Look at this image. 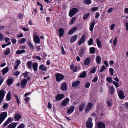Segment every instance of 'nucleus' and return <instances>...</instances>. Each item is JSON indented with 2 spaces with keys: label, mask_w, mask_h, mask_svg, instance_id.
Segmentation results:
<instances>
[{
  "label": "nucleus",
  "mask_w": 128,
  "mask_h": 128,
  "mask_svg": "<svg viewBox=\"0 0 128 128\" xmlns=\"http://www.w3.org/2000/svg\"><path fill=\"white\" fill-rule=\"evenodd\" d=\"M91 59L90 58H87L85 59L84 64V65H88L90 63Z\"/></svg>",
  "instance_id": "nucleus-19"
},
{
  "label": "nucleus",
  "mask_w": 128,
  "mask_h": 128,
  "mask_svg": "<svg viewBox=\"0 0 128 128\" xmlns=\"http://www.w3.org/2000/svg\"><path fill=\"white\" fill-rule=\"evenodd\" d=\"M26 51L24 50H18L16 52V54H22L24 53Z\"/></svg>",
  "instance_id": "nucleus-37"
},
{
  "label": "nucleus",
  "mask_w": 128,
  "mask_h": 128,
  "mask_svg": "<svg viewBox=\"0 0 128 128\" xmlns=\"http://www.w3.org/2000/svg\"><path fill=\"white\" fill-rule=\"evenodd\" d=\"M75 107L73 106H71L68 109L67 113L68 114H70L73 112L74 110Z\"/></svg>",
  "instance_id": "nucleus-6"
},
{
  "label": "nucleus",
  "mask_w": 128,
  "mask_h": 128,
  "mask_svg": "<svg viewBox=\"0 0 128 128\" xmlns=\"http://www.w3.org/2000/svg\"><path fill=\"white\" fill-rule=\"evenodd\" d=\"M33 38L34 42L35 43L38 44H40V38L37 35H36L34 36Z\"/></svg>",
  "instance_id": "nucleus-7"
},
{
  "label": "nucleus",
  "mask_w": 128,
  "mask_h": 128,
  "mask_svg": "<svg viewBox=\"0 0 128 128\" xmlns=\"http://www.w3.org/2000/svg\"><path fill=\"white\" fill-rule=\"evenodd\" d=\"M93 40L92 38H90V39L88 42V44L89 46H91L92 45L93 43Z\"/></svg>",
  "instance_id": "nucleus-40"
},
{
  "label": "nucleus",
  "mask_w": 128,
  "mask_h": 128,
  "mask_svg": "<svg viewBox=\"0 0 128 128\" xmlns=\"http://www.w3.org/2000/svg\"><path fill=\"white\" fill-rule=\"evenodd\" d=\"M95 24V22H92L90 25V29L91 32H92L93 31Z\"/></svg>",
  "instance_id": "nucleus-30"
},
{
  "label": "nucleus",
  "mask_w": 128,
  "mask_h": 128,
  "mask_svg": "<svg viewBox=\"0 0 128 128\" xmlns=\"http://www.w3.org/2000/svg\"><path fill=\"white\" fill-rule=\"evenodd\" d=\"M93 125L92 119L90 118L86 123V126L87 128H92Z\"/></svg>",
  "instance_id": "nucleus-3"
},
{
  "label": "nucleus",
  "mask_w": 128,
  "mask_h": 128,
  "mask_svg": "<svg viewBox=\"0 0 128 128\" xmlns=\"http://www.w3.org/2000/svg\"><path fill=\"white\" fill-rule=\"evenodd\" d=\"M7 116V114L6 112L2 113L0 114V124L4 121Z\"/></svg>",
  "instance_id": "nucleus-1"
},
{
  "label": "nucleus",
  "mask_w": 128,
  "mask_h": 128,
  "mask_svg": "<svg viewBox=\"0 0 128 128\" xmlns=\"http://www.w3.org/2000/svg\"><path fill=\"white\" fill-rule=\"evenodd\" d=\"M56 80L58 82H60L61 80H63L65 76L59 74H56Z\"/></svg>",
  "instance_id": "nucleus-4"
},
{
  "label": "nucleus",
  "mask_w": 128,
  "mask_h": 128,
  "mask_svg": "<svg viewBox=\"0 0 128 128\" xmlns=\"http://www.w3.org/2000/svg\"><path fill=\"white\" fill-rule=\"evenodd\" d=\"M115 25L114 24H112V25L111 27L110 28L112 30H114V28L115 27Z\"/></svg>",
  "instance_id": "nucleus-64"
},
{
  "label": "nucleus",
  "mask_w": 128,
  "mask_h": 128,
  "mask_svg": "<svg viewBox=\"0 0 128 128\" xmlns=\"http://www.w3.org/2000/svg\"><path fill=\"white\" fill-rule=\"evenodd\" d=\"M113 9H114L113 8H110L108 10L107 12L108 13H110L112 11Z\"/></svg>",
  "instance_id": "nucleus-62"
},
{
  "label": "nucleus",
  "mask_w": 128,
  "mask_h": 128,
  "mask_svg": "<svg viewBox=\"0 0 128 128\" xmlns=\"http://www.w3.org/2000/svg\"><path fill=\"white\" fill-rule=\"evenodd\" d=\"M110 74L111 76H113L114 74V70L112 68H110L109 69Z\"/></svg>",
  "instance_id": "nucleus-49"
},
{
  "label": "nucleus",
  "mask_w": 128,
  "mask_h": 128,
  "mask_svg": "<svg viewBox=\"0 0 128 128\" xmlns=\"http://www.w3.org/2000/svg\"><path fill=\"white\" fill-rule=\"evenodd\" d=\"M61 48L62 50V54L63 55H64L65 54V52L64 51L63 47L61 46Z\"/></svg>",
  "instance_id": "nucleus-57"
},
{
  "label": "nucleus",
  "mask_w": 128,
  "mask_h": 128,
  "mask_svg": "<svg viewBox=\"0 0 128 128\" xmlns=\"http://www.w3.org/2000/svg\"><path fill=\"white\" fill-rule=\"evenodd\" d=\"M97 126L98 128H105V124L103 122H98Z\"/></svg>",
  "instance_id": "nucleus-13"
},
{
  "label": "nucleus",
  "mask_w": 128,
  "mask_h": 128,
  "mask_svg": "<svg viewBox=\"0 0 128 128\" xmlns=\"http://www.w3.org/2000/svg\"><path fill=\"white\" fill-rule=\"evenodd\" d=\"M64 98V95L63 94L57 95L56 97V100L57 101H59L62 99Z\"/></svg>",
  "instance_id": "nucleus-10"
},
{
  "label": "nucleus",
  "mask_w": 128,
  "mask_h": 128,
  "mask_svg": "<svg viewBox=\"0 0 128 128\" xmlns=\"http://www.w3.org/2000/svg\"><path fill=\"white\" fill-rule=\"evenodd\" d=\"M84 3L87 5L90 4L92 3L91 0H84Z\"/></svg>",
  "instance_id": "nucleus-43"
},
{
  "label": "nucleus",
  "mask_w": 128,
  "mask_h": 128,
  "mask_svg": "<svg viewBox=\"0 0 128 128\" xmlns=\"http://www.w3.org/2000/svg\"><path fill=\"white\" fill-rule=\"evenodd\" d=\"M12 44H15L16 42L17 41L16 39L12 38Z\"/></svg>",
  "instance_id": "nucleus-60"
},
{
  "label": "nucleus",
  "mask_w": 128,
  "mask_h": 128,
  "mask_svg": "<svg viewBox=\"0 0 128 128\" xmlns=\"http://www.w3.org/2000/svg\"><path fill=\"white\" fill-rule=\"evenodd\" d=\"M26 40L25 38H23L20 41V44L25 43L26 41Z\"/></svg>",
  "instance_id": "nucleus-50"
},
{
  "label": "nucleus",
  "mask_w": 128,
  "mask_h": 128,
  "mask_svg": "<svg viewBox=\"0 0 128 128\" xmlns=\"http://www.w3.org/2000/svg\"><path fill=\"white\" fill-rule=\"evenodd\" d=\"M84 49H81L78 55L80 57L82 56L84 54Z\"/></svg>",
  "instance_id": "nucleus-33"
},
{
  "label": "nucleus",
  "mask_w": 128,
  "mask_h": 128,
  "mask_svg": "<svg viewBox=\"0 0 128 128\" xmlns=\"http://www.w3.org/2000/svg\"><path fill=\"white\" fill-rule=\"evenodd\" d=\"M118 38L117 37H116L114 41L113 44L114 46H116V44L117 42Z\"/></svg>",
  "instance_id": "nucleus-52"
},
{
  "label": "nucleus",
  "mask_w": 128,
  "mask_h": 128,
  "mask_svg": "<svg viewBox=\"0 0 128 128\" xmlns=\"http://www.w3.org/2000/svg\"><path fill=\"white\" fill-rule=\"evenodd\" d=\"M14 80L12 78L8 79L6 81V83L8 86L11 85L14 82Z\"/></svg>",
  "instance_id": "nucleus-20"
},
{
  "label": "nucleus",
  "mask_w": 128,
  "mask_h": 128,
  "mask_svg": "<svg viewBox=\"0 0 128 128\" xmlns=\"http://www.w3.org/2000/svg\"><path fill=\"white\" fill-rule=\"evenodd\" d=\"M85 106V104L84 102L82 103L80 106L79 107V110L80 112L82 111Z\"/></svg>",
  "instance_id": "nucleus-21"
},
{
  "label": "nucleus",
  "mask_w": 128,
  "mask_h": 128,
  "mask_svg": "<svg viewBox=\"0 0 128 128\" xmlns=\"http://www.w3.org/2000/svg\"><path fill=\"white\" fill-rule=\"evenodd\" d=\"M78 10L76 8H74L71 10L69 13V16L70 17H72L78 12Z\"/></svg>",
  "instance_id": "nucleus-2"
},
{
  "label": "nucleus",
  "mask_w": 128,
  "mask_h": 128,
  "mask_svg": "<svg viewBox=\"0 0 128 128\" xmlns=\"http://www.w3.org/2000/svg\"><path fill=\"white\" fill-rule=\"evenodd\" d=\"M77 30L76 27H74L69 32L68 34L69 35L72 34Z\"/></svg>",
  "instance_id": "nucleus-24"
},
{
  "label": "nucleus",
  "mask_w": 128,
  "mask_h": 128,
  "mask_svg": "<svg viewBox=\"0 0 128 128\" xmlns=\"http://www.w3.org/2000/svg\"><path fill=\"white\" fill-rule=\"evenodd\" d=\"M8 106V105L7 103H6L3 106V108L4 109H6Z\"/></svg>",
  "instance_id": "nucleus-58"
},
{
  "label": "nucleus",
  "mask_w": 128,
  "mask_h": 128,
  "mask_svg": "<svg viewBox=\"0 0 128 128\" xmlns=\"http://www.w3.org/2000/svg\"><path fill=\"white\" fill-rule=\"evenodd\" d=\"M78 38L77 35H75L74 36H73L70 38V41L71 42H75L77 40Z\"/></svg>",
  "instance_id": "nucleus-25"
},
{
  "label": "nucleus",
  "mask_w": 128,
  "mask_h": 128,
  "mask_svg": "<svg viewBox=\"0 0 128 128\" xmlns=\"http://www.w3.org/2000/svg\"><path fill=\"white\" fill-rule=\"evenodd\" d=\"M96 41L97 46L99 48H100L101 46V43L100 40L98 38H96Z\"/></svg>",
  "instance_id": "nucleus-39"
},
{
  "label": "nucleus",
  "mask_w": 128,
  "mask_h": 128,
  "mask_svg": "<svg viewBox=\"0 0 128 128\" xmlns=\"http://www.w3.org/2000/svg\"><path fill=\"white\" fill-rule=\"evenodd\" d=\"M118 95L120 99L123 100L125 98L124 94V92L121 90H119L118 93Z\"/></svg>",
  "instance_id": "nucleus-8"
},
{
  "label": "nucleus",
  "mask_w": 128,
  "mask_h": 128,
  "mask_svg": "<svg viewBox=\"0 0 128 128\" xmlns=\"http://www.w3.org/2000/svg\"><path fill=\"white\" fill-rule=\"evenodd\" d=\"M96 60L98 64H100L101 63V57L99 56H97L96 58Z\"/></svg>",
  "instance_id": "nucleus-28"
},
{
  "label": "nucleus",
  "mask_w": 128,
  "mask_h": 128,
  "mask_svg": "<svg viewBox=\"0 0 128 128\" xmlns=\"http://www.w3.org/2000/svg\"><path fill=\"white\" fill-rule=\"evenodd\" d=\"M30 98L29 97H26L24 99V100L26 102V103H28L29 100H30Z\"/></svg>",
  "instance_id": "nucleus-63"
},
{
  "label": "nucleus",
  "mask_w": 128,
  "mask_h": 128,
  "mask_svg": "<svg viewBox=\"0 0 128 128\" xmlns=\"http://www.w3.org/2000/svg\"><path fill=\"white\" fill-rule=\"evenodd\" d=\"M90 52L91 54H94L95 52V48L94 47H91L90 48Z\"/></svg>",
  "instance_id": "nucleus-35"
},
{
  "label": "nucleus",
  "mask_w": 128,
  "mask_h": 128,
  "mask_svg": "<svg viewBox=\"0 0 128 128\" xmlns=\"http://www.w3.org/2000/svg\"><path fill=\"white\" fill-rule=\"evenodd\" d=\"M70 100L69 98H67L65 99L62 102L61 105L62 106H66L68 103L69 102Z\"/></svg>",
  "instance_id": "nucleus-11"
},
{
  "label": "nucleus",
  "mask_w": 128,
  "mask_h": 128,
  "mask_svg": "<svg viewBox=\"0 0 128 128\" xmlns=\"http://www.w3.org/2000/svg\"><path fill=\"white\" fill-rule=\"evenodd\" d=\"M9 68L8 67H6L4 69L2 70V72L3 73V75H4L7 73L8 70Z\"/></svg>",
  "instance_id": "nucleus-32"
},
{
  "label": "nucleus",
  "mask_w": 128,
  "mask_h": 128,
  "mask_svg": "<svg viewBox=\"0 0 128 128\" xmlns=\"http://www.w3.org/2000/svg\"><path fill=\"white\" fill-rule=\"evenodd\" d=\"M70 68L71 70H73L74 72H76L77 71V68L75 67L74 65L73 64H72L70 65Z\"/></svg>",
  "instance_id": "nucleus-27"
},
{
  "label": "nucleus",
  "mask_w": 128,
  "mask_h": 128,
  "mask_svg": "<svg viewBox=\"0 0 128 128\" xmlns=\"http://www.w3.org/2000/svg\"><path fill=\"white\" fill-rule=\"evenodd\" d=\"M14 96L16 98L17 103L18 104V105H19L20 104V100L18 96L16 94H15Z\"/></svg>",
  "instance_id": "nucleus-44"
},
{
  "label": "nucleus",
  "mask_w": 128,
  "mask_h": 128,
  "mask_svg": "<svg viewBox=\"0 0 128 128\" xmlns=\"http://www.w3.org/2000/svg\"><path fill=\"white\" fill-rule=\"evenodd\" d=\"M6 92L4 90H2L0 91V98L4 99L5 96Z\"/></svg>",
  "instance_id": "nucleus-12"
},
{
  "label": "nucleus",
  "mask_w": 128,
  "mask_h": 128,
  "mask_svg": "<svg viewBox=\"0 0 128 128\" xmlns=\"http://www.w3.org/2000/svg\"><path fill=\"white\" fill-rule=\"evenodd\" d=\"M17 126V123L14 122L10 124L8 126V128H15Z\"/></svg>",
  "instance_id": "nucleus-26"
},
{
  "label": "nucleus",
  "mask_w": 128,
  "mask_h": 128,
  "mask_svg": "<svg viewBox=\"0 0 128 128\" xmlns=\"http://www.w3.org/2000/svg\"><path fill=\"white\" fill-rule=\"evenodd\" d=\"M6 99L8 101H10L11 99V94L10 92L6 96Z\"/></svg>",
  "instance_id": "nucleus-42"
},
{
  "label": "nucleus",
  "mask_w": 128,
  "mask_h": 128,
  "mask_svg": "<svg viewBox=\"0 0 128 128\" xmlns=\"http://www.w3.org/2000/svg\"><path fill=\"white\" fill-rule=\"evenodd\" d=\"M38 64L37 63H34L32 64V67L33 70L34 71H38Z\"/></svg>",
  "instance_id": "nucleus-18"
},
{
  "label": "nucleus",
  "mask_w": 128,
  "mask_h": 128,
  "mask_svg": "<svg viewBox=\"0 0 128 128\" xmlns=\"http://www.w3.org/2000/svg\"><path fill=\"white\" fill-rule=\"evenodd\" d=\"M59 36L60 37H62L64 35V29L62 28H60L59 30Z\"/></svg>",
  "instance_id": "nucleus-22"
},
{
  "label": "nucleus",
  "mask_w": 128,
  "mask_h": 128,
  "mask_svg": "<svg viewBox=\"0 0 128 128\" xmlns=\"http://www.w3.org/2000/svg\"><path fill=\"white\" fill-rule=\"evenodd\" d=\"M106 69V68L105 66H102V67L100 70V72H102Z\"/></svg>",
  "instance_id": "nucleus-47"
},
{
  "label": "nucleus",
  "mask_w": 128,
  "mask_h": 128,
  "mask_svg": "<svg viewBox=\"0 0 128 128\" xmlns=\"http://www.w3.org/2000/svg\"><path fill=\"white\" fill-rule=\"evenodd\" d=\"M21 116L18 113H16L15 114L14 118L15 120L18 121L21 118Z\"/></svg>",
  "instance_id": "nucleus-16"
},
{
  "label": "nucleus",
  "mask_w": 128,
  "mask_h": 128,
  "mask_svg": "<svg viewBox=\"0 0 128 128\" xmlns=\"http://www.w3.org/2000/svg\"><path fill=\"white\" fill-rule=\"evenodd\" d=\"M61 90L63 91H66L67 90V86L66 83L64 82L62 85L61 88Z\"/></svg>",
  "instance_id": "nucleus-14"
},
{
  "label": "nucleus",
  "mask_w": 128,
  "mask_h": 128,
  "mask_svg": "<svg viewBox=\"0 0 128 128\" xmlns=\"http://www.w3.org/2000/svg\"><path fill=\"white\" fill-rule=\"evenodd\" d=\"M85 40V37L84 35L83 36L79 41L78 44L79 45H80L82 44L84 42Z\"/></svg>",
  "instance_id": "nucleus-17"
},
{
  "label": "nucleus",
  "mask_w": 128,
  "mask_h": 128,
  "mask_svg": "<svg viewBox=\"0 0 128 128\" xmlns=\"http://www.w3.org/2000/svg\"><path fill=\"white\" fill-rule=\"evenodd\" d=\"M98 9V7L93 8L91 9V10L92 12H94L97 10Z\"/></svg>",
  "instance_id": "nucleus-54"
},
{
  "label": "nucleus",
  "mask_w": 128,
  "mask_h": 128,
  "mask_svg": "<svg viewBox=\"0 0 128 128\" xmlns=\"http://www.w3.org/2000/svg\"><path fill=\"white\" fill-rule=\"evenodd\" d=\"M13 120V119L11 117L9 118L4 124V125L5 126H6L10 123H11Z\"/></svg>",
  "instance_id": "nucleus-15"
},
{
  "label": "nucleus",
  "mask_w": 128,
  "mask_h": 128,
  "mask_svg": "<svg viewBox=\"0 0 128 128\" xmlns=\"http://www.w3.org/2000/svg\"><path fill=\"white\" fill-rule=\"evenodd\" d=\"M90 85V84L89 82H88L86 83V85L85 86V87L87 88H89Z\"/></svg>",
  "instance_id": "nucleus-59"
},
{
  "label": "nucleus",
  "mask_w": 128,
  "mask_h": 128,
  "mask_svg": "<svg viewBox=\"0 0 128 128\" xmlns=\"http://www.w3.org/2000/svg\"><path fill=\"white\" fill-rule=\"evenodd\" d=\"M4 35L1 33L0 34V41H2L4 39Z\"/></svg>",
  "instance_id": "nucleus-53"
},
{
  "label": "nucleus",
  "mask_w": 128,
  "mask_h": 128,
  "mask_svg": "<svg viewBox=\"0 0 128 128\" xmlns=\"http://www.w3.org/2000/svg\"><path fill=\"white\" fill-rule=\"evenodd\" d=\"M90 15V14L88 13L86 14L84 16L83 18L84 20H86V19Z\"/></svg>",
  "instance_id": "nucleus-46"
},
{
  "label": "nucleus",
  "mask_w": 128,
  "mask_h": 128,
  "mask_svg": "<svg viewBox=\"0 0 128 128\" xmlns=\"http://www.w3.org/2000/svg\"><path fill=\"white\" fill-rule=\"evenodd\" d=\"M109 88L110 91V92L111 94H112L114 93V87L113 86L109 87Z\"/></svg>",
  "instance_id": "nucleus-36"
},
{
  "label": "nucleus",
  "mask_w": 128,
  "mask_h": 128,
  "mask_svg": "<svg viewBox=\"0 0 128 128\" xmlns=\"http://www.w3.org/2000/svg\"><path fill=\"white\" fill-rule=\"evenodd\" d=\"M46 67L43 64L40 65V66L39 68L41 70L46 71Z\"/></svg>",
  "instance_id": "nucleus-31"
},
{
  "label": "nucleus",
  "mask_w": 128,
  "mask_h": 128,
  "mask_svg": "<svg viewBox=\"0 0 128 128\" xmlns=\"http://www.w3.org/2000/svg\"><path fill=\"white\" fill-rule=\"evenodd\" d=\"M76 18L74 17L73 18L71 19L70 22L69 24L70 25H72L73 24L74 22L76 21Z\"/></svg>",
  "instance_id": "nucleus-41"
},
{
  "label": "nucleus",
  "mask_w": 128,
  "mask_h": 128,
  "mask_svg": "<svg viewBox=\"0 0 128 128\" xmlns=\"http://www.w3.org/2000/svg\"><path fill=\"white\" fill-rule=\"evenodd\" d=\"M86 72H84L82 74L80 75V78H84L86 77Z\"/></svg>",
  "instance_id": "nucleus-38"
},
{
  "label": "nucleus",
  "mask_w": 128,
  "mask_h": 128,
  "mask_svg": "<svg viewBox=\"0 0 128 128\" xmlns=\"http://www.w3.org/2000/svg\"><path fill=\"white\" fill-rule=\"evenodd\" d=\"M93 106V104L91 102L88 103L85 109L86 112H88L90 110L92 109Z\"/></svg>",
  "instance_id": "nucleus-5"
},
{
  "label": "nucleus",
  "mask_w": 128,
  "mask_h": 128,
  "mask_svg": "<svg viewBox=\"0 0 128 128\" xmlns=\"http://www.w3.org/2000/svg\"><path fill=\"white\" fill-rule=\"evenodd\" d=\"M96 71V68H94L92 69L91 71V72L92 73H94Z\"/></svg>",
  "instance_id": "nucleus-61"
},
{
  "label": "nucleus",
  "mask_w": 128,
  "mask_h": 128,
  "mask_svg": "<svg viewBox=\"0 0 128 128\" xmlns=\"http://www.w3.org/2000/svg\"><path fill=\"white\" fill-rule=\"evenodd\" d=\"M28 81L26 79H24L22 80L21 82V88H24L25 86L27 83Z\"/></svg>",
  "instance_id": "nucleus-9"
},
{
  "label": "nucleus",
  "mask_w": 128,
  "mask_h": 128,
  "mask_svg": "<svg viewBox=\"0 0 128 128\" xmlns=\"http://www.w3.org/2000/svg\"><path fill=\"white\" fill-rule=\"evenodd\" d=\"M28 44L29 46L31 49H33L34 48V46L30 42H28Z\"/></svg>",
  "instance_id": "nucleus-45"
},
{
  "label": "nucleus",
  "mask_w": 128,
  "mask_h": 128,
  "mask_svg": "<svg viewBox=\"0 0 128 128\" xmlns=\"http://www.w3.org/2000/svg\"><path fill=\"white\" fill-rule=\"evenodd\" d=\"M80 81H76L72 84V86L74 88L76 87L80 84Z\"/></svg>",
  "instance_id": "nucleus-23"
},
{
  "label": "nucleus",
  "mask_w": 128,
  "mask_h": 128,
  "mask_svg": "<svg viewBox=\"0 0 128 128\" xmlns=\"http://www.w3.org/2000/svg\"><path fill=\"white\" fill-rule=\"evenodd\" d=\"M24 124H20L17 128H24Z\"/></svg>",
  "instance_id": "nucleus-56"
},
{
  "label": "nucleus",
  "mask_w": 128,
  "mask_h": 128,
  "mask_svg": "<svg viewBox=\"0 0 128 128\" xmlns=\"http://www.w3.org/2000/svg\"><path fill=\"white\" fill-rule=\"evenodd\" d=\"M10 48H7L4 52V54L6 55H8L10 54Z\"/></svg>",
  "instance_id": "nucleus-34"
},
{
  "label": "nucleus",
  "mask_w": 128,
  "mask_h": 128,
  "mask_svg": "<svg viewBox=\"0 0 128 128\" xmlns=\"http://www.w3.org/2000/svg\"><path fill=\"white\" fill-rule=\"evenodd\" d=\"M4 80V78H2L1 76H0V86L3 82Z\"/></svg>",
  "instance_id": "nucleus-51"
},
{
  "label": "nucleus",
  "mask_w": 128,
  "mask_h": 128,
  "mask_svg": "<svg viewBox=\"0 0 128 128\" xmlns=\"http://www.w3.org/2000/svg\"><path fill=\"white\" fill-rule=\"evenodd\" d=\"M113 84L115 86L116 88H118L119 87V85L117 82L115 81H114L113 82Z\"/></svg>",
  "instance_id": "nucleus-48"
},
{
  "label": "nucleus",
  "mask_w": 128,
  "mask_h": 128,
  "mask_svg": "<svg viewBox=\"0 0 128 128\" xmlns=\"http://www.w3.org/2000/svg\"><path fill=\"white\" fill-rule=\"evenodd\" d=\"M107 80L110 83H111L112 82V79L111 77L108 78H107Z\"/></svg>",
  "instance_id": "nucleus-55"
},
{
  "label": "nucleus",
  "mask_w": 128,
  "mask_h": 128,
  "mask_svg": "<svg viewBox=\"0 0 128 128\" xmlns=\"http://www.w3.org/2000/svg\"><path fill=\"white\" fill-rule=\"evenodd\" d=\"M32 62L31 61L28 62L27 63L28 67L30 70H32Z\"/></svg>",
  "instance_id": "nucleus-29"
}]
</instances>
